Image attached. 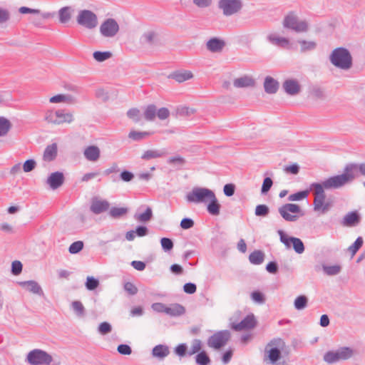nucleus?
I'll return each mask as SVG.
<instances>
[{
    "label": "nucleus",
    "instance_id": "f257e3e1",
    "mask_svg": "<svg viewBox=\"0 0 365 365\" xmlns=\"http://www.w3.org/2000/svg\"><path fill=\"white\" fill-rule=\"evenodd\" d=\"M346 180V178L344 175H334L323 180L321 183H312L310 185V190L313 191L314 195L313 202L314 210L322 214L327 212L330 209V204L325 202L324 189L333 190L341 188L344 186V182Z\"/></svg>",
    "mask_w": 365,
    "mask_h": 365
},
{
    "label": "nucleus",
    "instance_id": "f03ea898",
    "mask_svg": "<svg viewBox=\"0 0 365 365\" xmlns=\"http://www.w3.org/2000/svg\"><path fill=\"white\" fill-rule=\"evenodd\" d=\"M330 63L336 68L348 71L353 66V58L350 51L343 46L336 47L329 56Z\"/></svg>",
    "mask_w": 365,
    "mask_h": 365
},
{
    "label": "nucleus",
    "instance_id": "7ed1b4c3",
    "mask_svg": "<svg viewBox=\"0 0 365 365\" xmlns=\"http://www.w3.org/2000/svg\"><path fill=\"white\" fill-rule=\"evenodd\" d=\"M285 344L280 338L272 339L265 346L264 361H268L269 364L275 365L281 359L282 351Z\"/></svg>",
    "mask_w": 365,
    "mask_h": 365
},
{
    "label": "nucleus",
    "instance_id": "20e7f679",
    "mask_svg": "<svg viewBox=\"0 0 365 365\" xmlns=\"http://www.w3.org/2000/svg\"><path fill=\"white\" fill-rule=\"evenodd\" d=\"M282 26L284 29L294 31L297 33L307 32L309 29L306 21H299V17L294 11H289L284 16Z\"/></svg>",
    "mask_w": 365,
    "mask_h": 365
},
{
    "label": "nucleus",
    "instance_id": "39448f33",
    "mask_svg": "<svg viewBox=\"0 0 365 365\" xmlns=\"http://www.w3.org/2000/svg\"><path fill=\"white\" fill-rule=\"evenodd\" d=\"M354 351L353 349L347 346L339 347L327 351L323 356V359L327 364H334L340 361L348 360L352 357Z\"/></svg>",
    "mask_w": 365,
    "mask_h": 365
},
{
    "label": "nucleus",
    "instance_id": "423d86ee",
    "mask_svg": "<svg viewBox=\"0 0 365 365\" xmlns=\"http://www.w3.org/2000/svg\"><path fill=\"white\" fill-rule=\"evenodd\" d=\"M214 193L212 190L208 188L195 187L186 195L185 198L186 200L190 203L207 204L209 199L214 195Z\"/></svg>",
    "mask_w": 365,
    "mask_h": 365
},
{
    "label": "nucleus",
    "instance_id": "0eeeda50",
    "mask_svg": "<svg viewBox=\"0 0 365 365\" xmlns=\"http://www.w3.org/2000/svg\"><path fill=\"white\" fill-rule=\"evenodd\" d=\"M280 216L287 222H296L304 215L300 206L297 204L287 203L278 208Z\"/></svg>",
    "mask_w": 365,
    "mask_h": 365
},
{
    "label": "nucleus",
    "instance_id": "6e6552de",
    "mask_svg": "<svg viewBox=\"0 0 365 365\" xmlns=\"http://www.w3.org/2000/svg\"><path fill=\"white\" fill-rule=\"evenodd\" d=\"M286 96L284 98L288 103H294L291 98L302 97L307 98V103L309 105L317 106L324 103L327 101L325 93H284Z\"/></svg>",
    "mask_w": 365,
    "mask_h": 365
},
{
    "label": "nucleus",
    "instance_id": "1a4fd4ad",
    "mask_svg": "<svg viewBox=\"0 0 365 365\" xmlns=\"http://www.w3.org/2000/svg\"><path fill=\"white\" fill-rule=\"evenodd\" d=\"M26 361L31 365H50L53 357L42 349H35L28 353Z\"/></svg>",
    "mask_w": 365,
    "mask_h": 365
},
{
    "label": "nucleus",
    "instance_id": "9d476101",
    "mask_svg": "<svg viewBox=\"0 0 365 365\" xmlns=\"http://www.w3.org/2000/svg\"><path fill=\"white\" fill-rule=\"evenodd\" d=\"M76 22L78 25L87 29H93L98 25V18L92 11L83 9L79 11L76 17Z\"/></svg>",
    "mask_w": 365,
    "mask_h": 365
},
{
    "label": "nucleus",
    "instance_id": "9b49d317",
    "mask_svg": "<svg viewBox=\"0 0 365 365\" xmlns=\"http://www.w3.org/2000/svg\"><path fill=\"white\" fill-rule=\"evenodd\" d=\"M231 336L228 330L218 331L210 336L207 341V346L214 349H220L226 345Z\"/></svg>",
    "mask_w": 365,
    "mask_h": 365
},
{
    "label": "nucleus",
    "instance_id": "f8f14e48",
    "mask_svg": "<svg viewBox=\"0 0 365 365\" xmlns=\"http://www.w3.org/2000/svg\"><path fill=\"white\" fill-rule=\"evenodd\" d=\"M217 6L225 16H230L241 11L243 2L242 0H219Z\"/></svg>",
    "mask_w": 365,
    "mask_h": 365
},
{
    "label": "nucleus",
    "instance_id": "ddd939ff",
    "mask_svg": "<svg viewBox=\"0 0 365 365\" xmlns=\"http://www.w3.org/2000/svg\"><path fill=\"white\" fill-rule=\"evenodd\" d=\"M46 120L51 123L59 125L63 123H70L73 120L71 113H65L63 110L48 111L45 117Z\"/></svg>",
    "mask_w": 365,
    "mask_h": 365
},
{
    "label": "nucleus",
    "instance_id": "4468645a",
    "mask_svg": "<svg viewBox=\"0 0 365 365\" xmlns=\"http://www.w3.org/2000/svg\"><path fill=\"white\" fill-rule=\"evenodd\" d=\"M359 173L362 175H365V163L361 164H349L340 175H344L347 180L344 182V185L351 182L357 176Z\"/></svg>",
    "mask_w": 365,
    "mask_h": 365
},
{
    "label": "nucleus",
    "instance_id": "2eb2a0df",
    "mask_svg": "<svg viewBox=\"0 0 365 365\" xmlns=\"http://www.w3.org/2000/svg\"><path fill=\"white\" fill-rule=\"evenodd\" d=\"M119 31V25L113 18L106 19L100 26L101 34L107 38L115 36Z\"/></svg>",
    "mask_w": 365,
    "mask_h": 365
},
{
    "label": "nucleus",
    "instance_id": "dca6fc26",
    "mask_svg": "<svg viewBox=\"0 0 365 365\" xmlns=\"http://www.w3.org/2000/svg\"><path fill=\"white\" fill-rule=\"evenodd\" d=\"M256 325V320L253 314L247 315L240 323L232 324V329L235 331H242L245 329H251Z\"/></svg>",
    "mask_w": 365,
    "mask_h": 365
},
{
    "label": "nucleus",
    "instance_id": "f3484780",
    "mask_svg": "<svg viewBox=\"0 0 365 365\" xmlns=\"http://www.w3.org/2000/svg\"><path fill=\"white\" fill-rule=\"evenodd\" d=\"M361 216L357 211L346 213L342 218L341 224L344 227H355L360 223Z\"/></svg>",
    "mask_w": 365,
    "mask_h": 365
},
{
    "label": "nucleus",
    "instance_id": "a211bd4d",
    "mask_svg": "<svg viewBox=\"0 0 365 365\" xmlns=\"http://www.w3.org/2000/svg\"><path fill=\"white\" fill-rule=\"evenodd\" d=\"M110 204L106 200H101L98 197H93L91 200L90 210L91 211L96 214L98 215L105 211H107L109 208Z\"/></svg>",
    "mask_w": 365,
    "mask_h": 365
},
{
    "label": "nucleus",
    "instance_id": "6ab92c4d",
    "mask_svg": "<svg viewBox=\"0 0 365 365\" xmlns=\"http://www.w3.org/2000/svg\"><path fill=\"white\" fill-rule=\"evenodd\" d=\"M64 182V175L63 173L56 171L52 173L46 180V184L51 190H56Z\"/></svg>",
    "mask_w": 365,
    "mask_h": 365
},
{
    "label": "nucleus",
    "instance_id": "aec40b11",
    "mask_svg": "<svg viewBox=\"0 0 365 365\" xmlns=\"http://www.w3.org/2000/svg\"><path fill=\"white\" fill-rule=\"evenodd\" d=\"M192 77L193 74L190 71L184 69L175 70L168 76V78L173 79L178 83L185 82Z\"/></svg>",
    "mask_w": 365,
    "mask_h": 365
},
{
    "label": "nucleus",
    "instance_id": "412c9836",
    "mask_svg": "<svg viewBox=\"0 0 365 365\" xmlns=\"http://www.w3.org/2000/svg\"><path fill=\"white\" fill-rule=\"evenodd\" d=\"M225 46V41L218 37H212L206 43V47L212 53L220 52Z\"/></svg>",
    "mask_w": 365,
    "mask_h": 365
},
{
    "label": "nucleus",
    "instance_id": "4be33fe9",
    "mask_svg": "<svg viewBox=\"0 0 365 365\" xmlns=\"http://www.w3.org/2000/svg\"><path fill=\"white\" fill-rule=\"evenodd\" d=\"M19 285L26 289L27 291L39 295L43 296V292L41 286L38 284V283L34 280H29V281H24L20 282Z\"/></svg>",
    "mask_w": 365,
    "mask_h": 365
},
{
    "label": "nucleus",
    "instance_id": "5701e85b",
    "mask_svg": "<svg viewBox=\"0 0 365 365\" xmlns=\"http://www.w3.org/2000/svg\"><path fill=\"white\" fill-rule=\"evenodd\" d=\"M85 158L91 162H96L101 155L100 148L96 145H89L83 150Z\"/></svg>",
    "mask_w": 365,
    "mask_h": 365
},
{
    "label": "nucleus",
    "instance_id": "b1692460",
    "mask_svg": "<svg viewBox=\"0 0 365 365\" xmlns=\"http://www.w3.org/2000/svg\"><path fill=\"white\" fill-rule=\"evenodd\" d=\"M267 41L271 44L281 48L287 47L290 43L289 38L278 36L273 34H270L267 36Z\"/></svg>",
    "mask_w": 365,
    "mask_h": 365
},
{
    "label": "nucleus",
    "instance_id": "393cba45",
    "mask_svg": "<svg viewBox=\"0 0 365 365\" xmlns=\"http://www.w3.org/2000/svg\"><path fill=\"white\" fill-rule=\"evenodd\" d=\"M255 84V79L249 76H244L242 77L236 78L233 82L234 86L239 88L253 87Z\"/></svg>",
    "mask_w": 365,
    "mask_h": 365
},
{
    "label": "nucleus",
    "instance_id": "a878e982",
    "mask_svg": "<svg viewBox=\"0 0 365 365\" xmlns=\"http://www.w3.org/2000/svg\"><path fill=\"white\" fill-rule=\"evenodd\" d=\"M58 146L56 143L48 145L45 148L43 155V159L45 161L51 162L57 156Z\"/></svg>",
    "mask_w": 365,
    "mask_h": 365
},
{
    "label": "nucleus",
    "instance_id": "bb28decb",
    "mask_svg": "<svg viewBox=\"0 0 365 365\" xmlns=\"http://www.w3.org/2000/svg\"><path fill=\"white\" fill-rule=\"evenodd\" d=\"M170 354L169 348L164 344H158L153 347L152 355L153 357L158 359H164Z\"/></svg>",
    "mask_w": 365,
    "mask_h": 365
},
{
    "label": "nucleus",
    "instance_id": "cd10ccee",
    "mask_svg": "<svg viewBox=\"0 0 365 365\" xmlns=\"http://www.w3.org/2000/svg\"><path fill=\"white\" fill-rule=\"evenodd\" d=\"M279 88V82L273 77L267 76L264 78V91H277Z\"/></svg>",
    "mask_w": 365,
    "mask_h": 365
},
{
    "label": "nucleus",
    "instance_id": "c85d7f7f",
    "mask_svg": "<svg viewBox=\"0 0 365 365\" xmlns=\"http://www.w3.org/2000/svg\"><path fill=\"white\" fill-rule=\"evenodd\" d=\"M220 205L218 203L217 199L214 193V195L209 199L207 202V212L212 215H218L220 213Z\"/></svg>",
    "mask_w": 365,
    "mask_h": 365
},
{
    "label": "nucleus",
    "instance_id": "c756f323",
    "mask_svg": "<svg viewBox=\"0 0 365 365\" xmlns=\"http://www.w3.org/2000/svg\"><path fill=\"white\" fill-rule=\"evenodd\" d=\"M185 309L179 304H173L170 307H167L166 314L171 317H179L185 314Z\"/></svg>",
    "mask_w": 365,
    "mask_h": 365
},
{
    "label": "nucleus",
    "instance_id": "7c9ffc66",
    "mask_svg": "<svg viewBox=\"0 0 365 365\" xmlns=\"http://www.w3.org/2000/svg\"><path fill=\"white\" fill-rule=\"evenodd\" d=\"M58 20L61 24L68 23L71 18V8L70 6H63L58 11Z\"/></svg>",
    "mask_w": 365,
    "mask_h": 365
},
{
    "label": "nucleus",
    "instance_id": "2f4dec72",
    "mask_svg": "<svg viewBox=\"0 0 365 365\" xmlns=\"http://www.w3.org/2000/svg\"><path fill=\"white\" fill-rule=\"evenodd\" d=\"M284 91H300L301 86L297 79L289 78L283 83Z\"/></svg>",
    "mask_w": 365,
    "mask_h": 365
},
{
    "label": "nucleus",
    "instance_id": "473e14b6",
    "mask_svg": "<svg viewBox=\"0 0 365 365\" xmlns=\"http://www.w3.org/2000/svg\"><path fill=\"white\" fill-rule=\"evenodd\" d=\"M264 253L260 250H255L250 253L249 260L251 264L259 265L261 264L264 259Z\"/></svg>",
    "mask_w": 365,
    "mask_h": 365
},
{
    "label": "nucleus",
    "instance_id": "72a5a7b5",
    "mask_svg": "<svg viewBox=\"0 0 365 365\" xmlns=\"http://www.w3.org/2000/svg\"><path fill=\"white\" fill-rule=\"evenodd\" d=\"M11 128V123L6 118L0 116V137L6 136Z\"/></svg>",
    "mask_w": 365,
    "mask_h": 365
},
{
    "label": "nucleus",
    "instance_id": "f704fd0d",
    "mask_svg": "<svg viewBox=\"0 0 365 365\" xmlns=\"http://www.w3.org/2000/svg\"><path fill=\"white\" fill-rule=\"evenodd\" d=\"M298 42L302 53L314 51L317 48V43L314 41L299 40Z\"/></svg>",
    "mask_w": 365,
    "mask_h": 365
},
{
    "label": "nucleus",
    "instance_id": "c9c22d12",
    "mask_svg": "<svg viewBox=\"0 0 365 365\" xmlns=\"http://www.w3.org/2000/svg\"><path fill=\"white\" fill-rule=\"evenodd\" d=\"M165 152L159 150H148L144 152L142 155V159L143 160H150L153 158H158L163 156L165 155Z\"/></svg>",
    "mask_w": 365,
    "mask_h": 365
},
{
    "label": "nucleus",
    "instance_id": "e433bc0d",
    "mask_svg": "<svg viewBox=\"0 0 365 365\" xmlns=\"http://www.w3.org/2000/svg\"><path fill=\"white\" fill-rule=\"evenodd\" d=\"M112 56V53L109 51H96L93 53V58L98 62H103Z\"/></svg>",
    "mask_w": 365,
    "mask_h": 365
},
{
    "label": "nucleus",
    "instance_id": "4c0bfd02",
    "mask_svg": "<svg viewBox=\"0 0 365 365\" xmlns=\"http://www.w3.org/2000/svg\"><path fill=\"white\" fill-rule=\"evenodd\" d=\"M157 113V109L155 105L151 104L146 107L144 111L145 118L148 121L154 120Z\"/></svg>",
    "mask_w": 365,
    "mask_h": 365
},
{
    "label": "nucleus",
    "instance_id": "58836bf2",
    "mask_svg": "<svg viewBox=\"0 0 365 365\" xmlns=\"http://www.w3.org/2000/svg\"><path fill=\"white\" fill-rule=\"evenodd\" d=\"M308 303V299L304 295H300L297 297L294 302V308L297 310H302L307 306Z\"/></svg>",
    "mask_w": 365,
    "mask_h": 365
},
{
    "label": "nucleus",
    "instance_id": "ea45409f",
    "mask_svg": "<svg viewBox=\"0 0 365 365\" xmlns=\"http://www.w3.org/2000/svg\"><path fill=\"white\" fill-rule=\"evenodd\" d=\"M195 362L198 365H209L210 364V359L206 352L202 351L196 355Z\"/></svg>",
    "mask_w": 365,
    "mask_h": 365
},
{
    "label": "nucleus",
    "instance_id": "a19ab883",
    "mask_svg": "<svg viewBox=\"0 0 365 365\" xmlns=\"http://www.w3.org/2000/svg\"><path fill=\"white\" fill-rule=\"evenodd\" d=\"M150 135L151 133L149 132L132 130L129 133L128 137L133 140L138 141L150 136Z\"/></svg>",
    "mask_w": 365,
    "mask_h": 365
},
{
    "label": "nucleus",
    "instance_id": "79ce46f5",
    "mask_svg": "<svg viewBox=\"0 0 365 365\" xmlns=\"http://www.w3.org/2000/svg\"><path fill=\"white\" fill-rule=\"evenodd\" d=\"M152 217H153L152 209L149 207H147V209L145 210V211L143 213L135 215V218L137 220H138L139 222H145L150 220Z\"/></svg>",
    "mask_w": 365,
    "mask_h": 365
},
{
    "label": "nucleus",
    "instance_id": "37998d69",
    "mask_svg": "<svg viewBox=\"0 0 365 365\" xmlns=\"http://www.w3.org/2000/svg\"><path fill=\"white\" fill-rule=\"evenodd\" d=\"M71 307L78 317L85 315V308L80 301H74L71 303Z\"/></svg>",
    "mask_w": 365,
    "mask_h": 365
},
{
    "label": "nucleus",
    "instance_id": "c03bdc74",
    "mask_svg": "<svg viewBox=\"0 0 365 365\" xmlns=\"http://www.w3.org/2000/svg\"><path fill=\"white\" fill-rule=\"evenodd\" d=\"M293 249L297 254H302L304 252V245L303 242L297 237H292Z\"/></svg>",
    "mask_w": 365,
    "mask_h": 365
},
{
    "label": "nucleus",
    "instance_id": "a18cd8bd",
    "mask_svg": "<svg viewBox=\"0 0 365 365\" xmlns=\"http://www.w3.org/2000/svg\"><path fill=\"white\" fill-rule=\"evenodd\" d=\"M363 238L361 237H358L355 242L349 247L348 250L351 254V256H354L358 252L363 245Z\"/></svg>",
    "mask_w": 365,
    "mask_h": 365
},
{
    "label": "nucleus",
    "instance_id": "49530a36",
    "mask_svg": "<svg viewBox=\"0 0 365 365\" xmlns=\"http://www.w3.org/2000/svg\"><path fill=\"white\" fill-rule=\"evenodd\" d=\"M128 212L126 207H113L110 210L109 214L113 218H119Z\"/></svg>",
    "mask_w": 365,
    "mask_h": 365
},
{
    "label": "nucleus",
    "instance_id": "de8ad7c7",
    "mask_svg": "<svg viewBox=\"0 0 365 365\" xmlns=\"http://www.w3.org/2000/svg\"><path fill=\"white\" fill-rule=\"evenodd\" d=\"M341 267L339 265H323V270L329 276H334L338 274L341 272Z\"/></svg>",
    "mask_w": 365,
    "mask_h": 365
},
{
    "label": "nucleus",
    "instance_id": "09e8293b",
    "mask_svg": "<svg viewBox=\"0 0 365 365\" xmlns=\"http://www.w3.org/2000/svg\"><path fill=\"white\" fill-rule=\"evenodd\" d=\"M14 101L11 93H0V106L10 105Z\"/></svg>",
    "mask_w": 365,
    "mask_h": 365
},
{
    "label": "nucleus",
    "instance_id": "8fccbe9b",
    "mask_svg": "<svg viewBox=\"0 0 365 365\" xmlns=\"http://www.w3.org/2000/svg\"><path fill=\"white\" fill-rule=\"evenodd\" d=\"M309 195L308 190H303L292 194L288 197L289 201H299L306 198Z\"/></svg>",
    "mask_w": 365,
    "mask_h": 365
},
{
    "label": "nucleus",
    "instance_id": "3c124183",
    "mask_svg": "<svg viewBox=\"0 0 365 365\" xmlns=\"http://www.w3.org/2000/svg\"><path fill=\"white\" fill-rule=\"evenodd\" d=\"M83 248V242L82 241H76L73 242L69 248L68 251L71 254L74 255L81 252Z\"/></svg>",
    "mask_w": 365,
    "mask_h": 365
},
{
    "label": "nucleus",
    "instance_id": "603ef678",
    "mask_svg": "<svg viewBox=\"0 0 365 365\" xmlns=\"http://www.w3.org/2000/svg\"><path fill=\"white\" fill-rule=\"evenodd\" d=\"M250 297L251 299L255 303L262 304L265 302V297L264 294L259 291L252 292Z\"/></svg>",
    "mask_w": 365,
    "mask_h": 365
},
{
    "label": "nucleus",
    "instance_id": "864d4df0",
    "mask_svg": "<svg viewBox=\"0 0 365 365\" xmlns=\"http://www.w3.org/2000/svg\"><path fill=\"white\" fill-rule=\"evenodd\" d=\"M269 212V209L266 205H259L255 207V215L259 217H266Z\"/></svg>",
    "mask_w": 365,
    "mask_h": 365
},
{
    "label": "nucleus",
    "instance_id": "5fc2aeb1",
    "mask_svg": "<svg viewBox=\"0 0 365 365\" xmlns=\"http://www.w3.org/2000/svg\"><path fill=\"white\" fill-rule=\"evenodd\" d=\"M49 101L51 103H61V102L69 103L71 101V98L68 96H66L63 94H58V95L51 97Z\"/></svg>",
    "mask_w": 365,
    "mask_h": 365
},
{
    "label": "nucleus",
    "instance_id": "6e6d98bb",
    "mask_svg": "<svg viewBox=\"0 0 365 365\" xmlns=\"http://www.w3.org/2000/svg\"><path fill=\"white\" fill-rule=\"evenodd\" d=\"M160 244L162 246L163 250L165 252H169L173 250V242L171 239L168 237H163L160 240Z\"/></svg>",
    "mask_w": 365,
    "mask_h": 365
},
{
    "label": "nucleus",
    "instance_id": "4d7b16f0",
    "mask_svg": "<svg viewBox=\"0 0 365 365\" xmlns=\"http://www.w3.org/2000/svg\"><path fill=\"white\" fill-rule=\"evenodd\" d=\"M202 347V342L200 339H194L192 342L190 349L188 351L189 355L195 354L199 352Z\"/></svg>",
    "mask_w": 365,
    "mask_h": 365
},
{
    "label": "nucleus",
    "instance_id": "13d9d810",
    "mask_svg": "<svg viewBox=\"0 0 365 365\" xmlns=\"http://www.w3.org/2000/svg\"><path fill=\"white\" fill-rule=\"evenodd\" d=\"M123 289L129 295L132 296L135 295L138 291L137 287L133 283L130 282L124 283Z\"/></svg>",
    "mask_w": 365,
    "mask_h": 365
},
{
    "label": "nucleus",
    "instance_id": "bf43d9fd",
    "mask_svg": "<svg viewBox=\"0 0 365 365\" xmlns=\"http://www.w3.org/2000/svg\"><path fill=\"white\" fill-rule=\"evenodd\" d=\"M112 330L111 325L106 322H102L99 324L98 327V331L99 334L102 335H106L108 333H110Z\"/></svg>",
    "mask_w": 365,
    "mask_h": 365
},
{
    "label": "nucleus",
    "instance_id": "052dcab7",
    "mask_svg": "<svg viewBox=\"0 0 365 365\" xmlns=\"http://www.w3.org/2000/svg\"><path fill=\"white\" fill-rule=\"evenodd\" d=\"M168 163L170 165L182 166L185 163V160L180 155H175L168 159Z\"/></svg>",
    "mask_w": 365,
    "mask_h": 365
},
{
    "label": "nucleus",
    "instance_id": "680f3d73",
    "mask_svg": "<svg viewBox=\"0 0 365 365\" xmlns=\"http://www.w3.org/2000/svg\"><path fill=\"white\" fill-rule=\"evenodd\" d=\"M99 282L93 277H88L86 282V287L88 290H93L98 287Z\"/></svg>",
    "mask_w": 365,
    "mask_h": 365
},
{
    "label": "nucleus",
    "instance_id": "e2e57ef3",
    "mask_svg": "<svg viewBox=\"0 0 365 365\" xmlns=\"http://www.w3.org/2000/svg\"><path fill=\"white\" fill-rule=\"evenodd\" d=\"M272 185H273L272 180L269 177L265 178L264 179V181H263V183L262 185L261 193L262 195L266 194L270 190Z\"/></svg>",
    "mask_w": 365,
    "mask_h": 365
},
{
    "label": "nucleus",
    "instance_id": "0e129e2a",
    "mask_svg": "<svg viewBox=\"0 0 365 365\" xmlns=\"http://www.w3.org/2000/svg\"><path fill=\"white\" fill-rule=\"evenodd\" d=\"M36 165V163L33 159L27 160L23 165V170L25 173H29L32 171Z\"/></svg>",
    "mask_w": 365,
    "mask_h": 365
},
{
    "label": "nucleus",
    "instance_id": "69168bd1",
    "mask_svg": "<svg viewBox=\"0 0 365 365\" xmlns=\"http://www.w3.org/2000/svg\"><path fill=\"white\" fill-rule=\"evenodd\" d=\"M127 115L135 123L140 120V110L137 108H131L127 112Z\"/></svg>",
    "mask_w": 365,
    "mask_h": 365
},
{
    "label": "nucleus",
    "instance_id": "338daca9",
    "mask_svg": "<svg viewBox=\"0 0 365 365\" xmlns=\"http://www.w3.org/2000/svg\"><path fill=\"white\" fill-rule=\"evenodd\" d=\"M193 113V110L186 106H178L176 108V114L181 116L190 115Z\"/></svg>",
    "mask_w": 365,
    "mask_h": 365
},
{
    "label": "nucleus",
    "instance_id": "774afa93",
    "mask_svg": "<svg viewBox=\"0 0 365 365\" xmlns=\"http://www.w3.org/2000/svg\"><path fill=\"white\" fill-rule=\"evenodd\" d=\"M156 115L160 120H165L170 116V111L166 108H161L157 110Z\"/></svg>",
    "mask_w": 365,
    "mask_h": 365
}]
</instances>
